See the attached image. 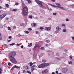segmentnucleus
<instances>
[{
	"label": "nucleus",
	"instance_id": "obj_57",
	"mask_svg": "<svg viewBox=\"0 0 74 74\" xmlns=\"http://www.w3.org/2000/svg\"><path fill=\"white\" fill-rule=\"evenodd\" d=\"M10 41H11V40H8V42H10Z\"/></svg>",
	"mask_w": 74,
	"mask_h": 74
},
{
	"label": "nucleus",
	"instance_id": "obj_22",
	"mask_svg": "<svg viewBox=\"0 0 74 74\" xmlns=\"http://www.w3.org/2000/svg\"><path fill=\"white\" fill-rule=\"evenodd\" d=\"M8 29L9 30H11V27H8Z\"/></svg>",
	"mask_w": 74,
	"mask_h": 74
},
{
	"label": "nucleus",
	"instance_id": "obj_41",
	"mask_svg": "<svg viewBox=\"0 0 74 74\" xmlns=\"http://www.w3.org/2000/svg\"><path fill=\"white\" fill-rule=\"evenodd\" d=\"M72 58H73V56H70V59H72Z\"/></svg>",
	"mask_w": 74,
	"mask_h": 74
},
{
	"label": "nucleus",
	"instance_id": "obj_48",
	"mask_svg": "<svg viewBox=\"0 0 74 74\" xmlns=\"http://www.w3.org/2000/svg\"><path fill=\"white\" fill-rule=\"evenodd\" d=\"M72 39H73V40H74V36H72Z\"/></svg>",
	"mask_w": 74,
	"mask_h": 74
},
{
	"label": "nucleus",
	"instance_id": "obj_33",
	"mask_svg": "<svg viewBox=\"0 0 74 74\" xmlns=\"http://www.w3.org/2000/svg\"><path fill=\"white\" fill-rule=\"evenodd\" d=\"M49 44L51 45V43H49V44H47L45 45V46H46V47H48V45Z\"/></svg>",
	"mask_w": 74,
	"mask_h": 74
},
{
	"label": "nucleus",
	"instance_id": "obj_11",
	"mask_svg": "<svg viewBox=\"0 0 74 74\" xmlns=\"http://www.w3.org/2000/svg\"><path fill=\"white\" fill-rule=\"evenodd\" d=\"M39 7H41L42 8H45V6L42 5H39Z\"/></svg>",
	"mask_w": 74,
	"mask_h": 74
},
{
	"label": "nucleus",
	"instance_id": "obj_60",
	"mask_svg": "<svg viewBox=\"0 0 74 74\" xmlns=\"http://www.w3.org/2000/svg\"><path fill=\"white\" fill-rule=\"evenodd\" d=\"M17 46H19V45L18 43L17 44Z\"/></svg>",
	"mask_w": 74,
	"mask_h": 74
},
{
	"label": "nucleus",
	"instance_id": "obj_1",
	"mask_svg": "<svg viewBox=\"0 0 74 74\" xmlns=\"http://www.w3.org/2000/svg\"><path fill=\"white\" fill-rule=\"evenodd\" d=\"M16 55V53L15 52H12L9 55V58L10 59V62L14 64H16L17 63L16 59H15V58L14 57Z\"/></svg>",
	"mask_w": 74,
	"mask_h": 74
},
{
	"label": "nucleus",
	"instance_id": "obj_18",
	"mask_svg": "<svg viewBox=\"0 0 74 74\" xmlns=\"http://www.w3.org/2000/svg\"><path fill=\"white\" fill-rule=\"evenodd\" d=\"M24 25H25V24H24L23 23H21L20 24V25L21 26H24Z\"/></svg>",
	"mask_w": 74,
	"mask_h": 74
},
{
	"label": "nucleus",
	"instance_id": "obj_4",
	"mask_svg": "<svg viewBox=\"0 0 74 74\" xmlns=\"http://www.w3.org/2000/svg\"><path fill=\"white\" fill-rule=\"evenodd\" d=\"M36 2L37 3V4H39V5H42V2L41 1H40L38 0H35Z\"/></svg>",
	"mask_w": 74,
	"mask_h": 74
},
{
	"label": "nucleus",
	"instance_id": "obj_54",
	"mask_svg": "<svg viewBox=\"0 0 74 74\" xmlns=\"http://www.w3.org/2000/svg\"><path fill=\"white\" fill-rule=\"evenodd\" d=\"M56 74H58V71H56Z\"/></svg>",
	"mask_w": 74,
	"mask_h": 74
},
{
	"label": "nucleus",
	"instance_id": "obj_55",
	"mask_svg": "<svg viewBox=\"0 0 74 74\" xmlns=\"http://www.w3.org/2000/svg\"><path fill=\"white\" fill-rule=\"evenodd\" d=\"M51 5L52 6H53V7H55V5Z\"/></svg>",
	"mask_w": 74,
	"mask_h": 74
},
{
	"label": "nucleus",
	"instance_id": "obj_7",
	"mask_svg": "<svg viewBox=\"0 0 74 74\" xmlns=\"http://www.w3.org/2000/svg\"><path fill=\"white\" fill-rule=\"evenodd\" d=\"M45 29L47 31L50 30H51V27H45Z\"/></svg>",
	"mask_w": 74,
	"mask_h": 74
},
{
	"label": "nucleus",
	"instance_id": "obj_8",
	"mask_svg": "<svg viewBox=\"0 0 74 74\" xmlns=\"http://www.w3.org/2000/svg\"><path fill=\"white\" fill-rule=\"evenodd\" d=\"M34 67H36L35 65H34L33 66L31 67L32 71H33V70H34L35 69V68Z\"/></svg>",
	"mask_w": 74,
	"mask_h": 74
},
{
	"label": "nucleus",
	"instance_id": "obj_29",
	"mask_svg": "<svg viewBox=\"0 0 74 74\" xmlns=\"http://www.w3.org/2000/svg\"><path fill=\"white\" fill-rule=\"evenodd\" d=\"M0 28H3V27L2 26V25H0Z\"/></svg>",
	"mask_w": 74,
	"mask_h": 74
},
{
	"label": "nucleus",
	"instance_id": "obj_39",
	"mask_svg": "<svg viewBox=\"0 0 74 74\" xmlns=\"http://www.w3.org/2000/svg\"><path fill=\"white\" fill-rule=\"evenodd\" d=\"M40 47H41L40 46H38V45H37V48H38V49H39Z\"/></svg>",
	"mask_w": 74,
	"mask_h": 74
},
{
	"label": "nucleus",
	"instance_id": "obj_26",
	"mask_svg": "<svg viewBox=\"0 0 74 74\" xmlns=\"http://www.w3.org/2000/svg\"><path fill=\"white\" fill-rule=\"evenodd\" d=\"M57 5H58V6H61V5H60V4H59V3H57L56 4Z\"/></svg>",
	"mask_w": 74,
	"mask_h": 74
},
{
	"label": "nucleus",
	"instance_id": "obj_32",
	"mask_svg": "<svg viewBox=\"0 0 74 74\" xmlns=\"http://www.w3.org/2000/svg\"><path fill=\"white\" fill-rule=\"evenodd\" d=\"M2 39V38H1V35H0V41H1V40Z\"/></svg>",
	"mask_w": 74,
	"mask_h": 74
},
{
	"label": "nucleus",
	"instance_id": "obj_13",
	"mask_svg": "<svg viewBox=\"0 0 74 74\" xmlns=\"http://www.w3.org/2000/svg\"><path fill=\"white\" fill-rule=\"evenodd\" d=\"M14 68H16V69H20V68L17 66L16 65H15L14 66Z\"/></svg>",
	"mask_w": 74,
	"mask_h": 74
},
{
	"label": "nucleus",
	"instance_id": "obj_35",
	"mask_svg": "<svg viewBox=\"0 0 74 74\" xmlns=\"http://www.w3.org/2000/svg\"><path fill=\"white\" fill-rule=\"evenodd\" d=\"M11 64V63L10 62H9L8 64V65H9V66H10Z\"/></svg>",
	"mask_w": 74,
	"mask_h": 74
},
{
	"label": "nucleus",
	"instance_id": "obj_17",
	"mask_svg": "<svg viewBox=\"0 0 74 74\" xmlns=\"http://www.w3.org/2000/svg\"><path fill=\"white\" fill-rule=\"evenodd\" d=\"M37 45H36L34 46V49H35V50H36V48H37Z\"/></svg>",
	"mask_w": 74,
	"mask_h": 74
},
{
	"label": "nucleus",
	"instance_id": "obj_47",
	"mask_svg": "<svg viewBox=\"0 0 74 74\" xmlns=\"http://www.w3.org/2000/svg\"><path fill=\"white\" fill-rule=\"evenodd\" d=\"M30 45H31V46H32L33 44L32 43H30Z\"/></svg>",
	"mask_w": 74,
	"mask_h": 74
},
{
	"label": "nucleus",
	"instance_id": "obj_53",
	"mask_svg": "<svg viewBox=\"0 0 74 74\" xmlns=\"http://www.w3.org/2000/svg\"><path fill=\"white\" fill-rule=\"evenodd\" d=\"M28 47H32V46H31L29 44V45H28Z\"/></svg>",
	"mask_w": 74,
	"mask_h": 74
},
{
	"label": "nucleus",
	"instance_id": "obj_34",
	"mask_svg": "<svg viewBox=\"0 0 74 74\" xmlns=\"http://www.w3.org/2000/svg\"><path fill=\"white\" fill-rule=\"evenodd\" d=\"M15 67H14V66L11 69V70L12 71H13V70H14V69Z\"/></svg>",
	"mask_w": 74,
	"mask_h": 74
},
{
	"label": "nucleus",
	"instance_id": "obj_40",
	"mask_svg": "<svg viewBox=\"0 0 74 74\" xmlns=\"http://www.w3.org/2000/svg\"><path fill=\"white\" fill-rule=\"evenodd\" d=\"M15 5H18V3H15Z\"/></svg>",
	"mask_w": 74,
	"mask_h": 74
},
{
	"label": "nucleus",
	"instance_id": "obj_61",
	"mask_svg": "<svg viewBox=\"0 0 74 74\" xmlns=\"http://www.w3.org/2000/svg\"><path fill=\"white\" fill-rule=\"evenodd\" d=\"M21 48H23V46L22 45L21 47Z\"/></svg>",
	"mask_w": 74,
	"mask_h": 74
},
{
	"label": "nucleus",
	"instance_id": "obj_16",
	"mask_svg": "<svg viewBox=\"0 0 74 74\" xmlns=\"http://www.w3.org/2000/svg\"><path fill=\"white\" fill-rule=\"evenodd\" d=\"M3 72H2V69L0 68V74H2Z\"/></svg>",
	"mask_w": 74,
	"mask_h": 74
},
{
	"label": "nucleus",
	"instance_id": "obj_9",
	"mask_svg": "<svg viewBox=\"0 0 74 74\" xmlns=\"http://www.w3.org/2000/svg\"><path fill=\"white\" fill-rule=\"evenodd\" d=\"M58 8H59L61 9V10H65V9H64V8L62 7L61 6H58Z\"/></svg>",
	"mask_w": 74,
	"mask_h": 74
},
{
	"label": "nucleus",
	"instance_id": "obj_36",
	"mask_svg": "<svg viewBox=\"0 0 74 74\" xmlns=\"http://www.w3.org/2000/svg\"><path fill=\"white\" fill-rule=\"evenodd\" d=\"M40 29H41V30H43V29H44V27H40Z\"/></svg>",
	"mask_w": 74,
	"mask_h": 74
},
{
	"label": "nucleus",
	"instance_id": "obj_44",
	"mask_svg": "<svg viewBox=\"0 0 74 74\" xmlns=\"http://www.w3.org/2000/svg\"><path fill=\"white\" fill-rule=\"evenodd\" d=\"M28 30H32V29L31 28H29L28 29Z\"/></svg>",
	"mask_w": 74,
	"mask_h": 74
},
{
	"label": "nucleus",
	"instance_id": "obj_25",
	"mask_svg": "<svg viewBox=\"0 0 74 74\" xmlns=\"http://www.w3.org/2000/svg\"><path fill=\"white\" fill-rule=\"evenodd\" d=\"M69 64H73V62L71 61L70 62H69Z\"/></svg>",
	"mask_w": 74,
	"mask_h": 74
},
{
	"label": "nucleus",
	"instance_id": "obj_3",
	"mask_svg": "<svg viewBox=\"0 0 74 74\" xmlns=\"http://www.w3.org/2000/svg\"><path fill=\"white\" fill-rule=\"evenodd\" d=\"M49 63H42L38 66V67L40 69L47 67H48L49 66Z\"/></svg>",
	"mask_w": 74,
	"mask_h": 74
},
{
	"label": "nucleus",
	"instance_id": "obj_56",
	"mask_svg": "<svg viewBox=\"0 0 74 74\" xmlns=\"http://www.w3.org/2000/svg\"><path fill=\"white\" fill-rule=\"evenodd\" d=\"M11 37H12L11 36H9V38H11Z\"/></svg>",
	"mask_w": 74,
	"mask_h": 74
},
{
	"label": "nucleus",
	"instance_id": "obj_51",
	"mask_svg": "<svg viewBox=\"0 0 74 74\" xmlns=\"http://www.w3.org/2000/svg\"><path fill=\"white\" fill-rule=\"evenodd\" d=\"M56 59L57 60H60V58H57Z\"/></svg>",
	"mask_w": 74,
	"mask_h": 74
},
{
	"label": "nucleus",
	"instance_id": "obj_64",
	"mask_svg": "<svg viewBox=\"0 0 74 74\" xmlns=\"http://www.w3.org/2000/svg\"><path fill=\"white\" fill-rule=\"evenodd\" d=\"M6 19L7 20H8V18H6Z\"/></svg>",
	"mask_w": 74,
	"mask_h": 74
},
{
	"label": "nucleus",
	"instance_id": "obj_50",
	"mask_svg": "<svg viewBox=\"0 0 74 74\" xmlns=\"http://www.w3.org/2000/svg\"><path fill=\"white\" fill-rule=\"evenodd\" d=\"M52 1H53V2H55V0H51Z\"/></svg>",
	"mask_w": 74,
	"mask_h": 74
},
{
	"label": "nucleus",
	"instance_id": "obj_46",
	"mask_svg": "<svg viewBox=\"0 0 74 74\" xmlns=\"http://www.w3.org/2000/svg\"><path fill=\"white\" fill-rule=\"evenodd\" d=\"M25 33H27V34H28L29 32H28V31H26L25 32Z\"/></svg>",
	"mask_w": 74,
	"mask_h": 74
},
{
	"label": "nucleus",
	"instance_id": "obj_2",
	"mask_svg": "<svg viewBox=\"0 0 74 74\" xmlns=\"http://www.w3.org/2000/svg\"><path fill=\"white\" fill-rule=\"evenodd\" d=\"M29 9L28 8L26 7H24L22 9V14L23 16H25L27 15V14L29 13L28 12Z\"/></svg>",
	"mask_w": 74,
	"mask_h": 74
},
{
	"label": "nucleus",
	"instance_id": "obj_12",
	"mask_svg": "<svg viewBox=\"0 0 74 74\" xmlns=\"http://www.w3.org/2000/svg\"><path fill=\"white\" fill-rule=\"evenodd\" d=\"M56 29L58 30V31H60L61 29V28H59V26H58L56 27Z\"/></svg>",
	"mask_w": 74,
	"mask_h": 74
},
{
	"label": "nucleus",
	"instance_id": "obj_14",
	"mask_svg": "<svg viewBox=\"0 0 74 74\" xmlns=\"http://www.w3.org/2000/svg\"><path fill=\"white\" fill-rule=\"evenodd\" d=\"M42 62H43V63H45V62H47V60L43 59L42 60Z\"/></svg>",
	"mask_w": 74,
	"mask_h": 74
},
{
	"label": "nucleus",
	"instance_id": "obj_21",
	"mask_svg": "<svg viewBox=\"0 0 74 74\" xmlns=\"http://www.w3.org/2000/svg\"><path fill=\"white\" fill-rule=\"evenodd\" d=\"M50 42V41L48 40H46V42H47V43H49Z\"/></svg>",
	"mask_w": 74,
	"mask_h": 74
},
{
	"label": "nucleus",
	"instance_id": "obj_52",
	"mask_svg": "<svg viewBox=\"0 0 74 74\" xmlns=\"http://www.w3.org/2000/svg\"><path fill=\"white\" fill-rule=\"evenodd\" d=\"M5 46L6 48H7L8 47V45H5Z\"/></svg>",
	"mask_w": 74,
	"mask_h": 74
},
{
	"label": "nucleus",
	"instance_id": "obj_38",
	"mask_svg": "<svg viewBox=\"0 0 74 74\" xmlns=\"http://www.w3.org/2000/svg\"><path fill=\"white\" fill-rule=\"evenodd\" d=\"M63 32H66V30L65 29H63Z\"/></svg>",
	"mask_w": 74,
	"mask_h": 74
},
{
	"label": "nucleus",
	"instance_id": "obj_24",
	"mask_svg": "<svg viewBox=\"0 0 74 74\" xmlns=\"http://www.w3.org/2000/svg\"><path fill=\"white\" fill-rule=\"evenodd\" d=\"M44 47H41L40 48V49H41V50H44Z\"/></svg>",
	"mask_w": 74,
	"mask_h": 74
},
{
	"label": "nucleus",
	"instance_id": "obj_45",
	"mask_svg": "<svg viewBox=\"0 0 74 74\" xmlns=\"http://www.w3.org/2000/svg\"><path fill=\"white\" fill-rule=\"evenodd\" d=\"M56 56H59V54L58 53H56Z\"/></svg>",
	"mask_w": 74,
	"mask_h": 74
},
{
	"label": "nucleus",
	"instance_id": "obj_59",
	"mask_svg": "<svg viewBox=\"0 0 74 74\" xmlns=\"http://www.w3.org/2000/svg\"><path fill=\"white\" fill-rule=\"evenodd\" d=\"M51 74H55V73L54 72H53Z\"/></svg>",
	"mask_w": 74,
	"mask_h": 74
},
{
	"label": "nucleus",
	"instance_id": "obj_28",
	"mask_svg": "<svg viewBox=\"0 0 74 74\" xmlns=\"http://www.w3.org/2000/svg\"><path fill=\"white\" fill-rule=\"evenodd\" d=\"M17 10L16 9H13V10H12V11H14V12H15V11H17Z\"/></svg>",
	"mask_w": 74,
	"mask_h": 74
},
{
	"label": "nucleus",
	"instance_id": "obj_30",
	"mask_svg": "<svg viewBox=\"0 0 74 74\" xmlns=\"http://www.w3.org/2000/svg\"><path fill=\"white\" fill-rule=\"evenodd\" d=\"M27 73H28L29 74H31V72H30L29 71H27Z\"/></svg>",
	"mask_w": 74,
	"mask_h": 74
},
{
	"label": "nucleus",
	"instance_id": "obj_10",
	"mask_svg": "<svg viewBox=\"0 0 74 74\" xmlns=\"http://www.w3.org/2000/svg\"><path fill=\"white\" fill-rule=\"evenodd\" d=\"M48 71H49L47 69H46L44 70V72L45 73H48Z\"/></svg>",
	"mask_w": 74,
	"mask_h": 74
},
{
	"label": "nucleus",
	"instance_id": "obj_23",
	"mask_svg": "<svg viewBox=\"0 0 74 74\" xmlns=\"http://www.w3.org/2000/svg\"><path fill=\"white\" fill-rule=\"evenodd\" d=\"M27 1L28 3H31V1H30V0H26Z\"/></svg>",
	"mask_w": 74,
	"mask_h": 74
},
{
	"label": "nucleus",
	"instance_id": "obj_62",
	"mask_svg": "<svg viewBox=\"0 0 74 74\" xmlns=\"http://www.w3.org/2000/svg\"><path fill=\"white\" fill-rule=\"evenodd\" d=\"M38 31H36V34H37V33H38Z\"/></svg>",
	"mask_w": 74,
	"mask_h": 74
},
{
	"label": "nucleus",
	"instance_id": "obj_49",
	"mask_svg": "<svg viewBox=\"0 0 74 74\" xmlns=\"http://www.w3.org/2000/svg\"><path fill=\"white\" fill-rule=\"evenodd\" d=\"M66 21H69V19L68 18H66Z\"/></svg>",
	"mask_w": 74,
	"mask_h": 74
},
{
	"label": "nucleus",
	"instance_id": "obj_15",
	"mask_svg": "<svg viewBox=\"0 0 74 74\" xmlns=\"http://www.w3.org/2000/svg\"><path fill=\"white\" fill-rule=\"evenodd\" d=\"M24 69L26 70H27V69H29V67L27 66H25L24 67Z\"/></svg>",
	"mask_w": 74,
	"mask_h": 74
},
{
	"label": "nucleus",
	"instance_id": "obj_5",
	"mask_svg": "<svg viewBox=\"0 0 74 74\" xmlns=\"http://www.w3.org/2000/svg\"><path fill=\"white\" fill-rule=\"evenodd\" d=\"M6 16L5 14H4L0 15V19H3Z\"/></svg>",
	"mask_w": 74,
	"mask_h": 74
},
{
	"label": "nucleus",
	"instance_id": "obj_27",
	"mask_svg": "<svg viewBox=\"0 0 74 74\" xmlns=\"http://www.w3.org/2000/svg\"><path fill=\"white\" fill-rule=\"evenodd\" d=\"M15 45V43H13L12 44H10V45Z\"/></svg>",
	"mask_w": 74,
	"mask_h": 74
},
{
	"label": "nucleus",
	"instance_id": "obj_58",
	"mask_svg": "<svg viewBox=\"0 0 74 74\" xmlns=\"http://www.w3.org/2000/svg\"><path fill=\"white\" fill-rule=\"evenodd\" d=\"M65 25H65V24H62V26H65Z\"/></svg>",
	"mask_w": 74,
	"mask_h": 74
},
{
	"label": "nucleus",
	"instance_id": "obj_42",
	"mask_svg": "<svg viewBox=\"0 0 74 74\" xmlns=\"http://www.w3.org/2000/svg\"><path fill=\"white\" fill-rule=\"evenodd\" d=\"M33 25L34 26H35L36 25V23H34L33 24Z\"/></svg>",
	"mask_w": 74,
	"mask_h": 74
},
{
	"label": "nucleus",
	"instance_id": "obj_31",
	"mask_svg": "<svg viewBox=\"0 0 74 74\" xmlns=\"http://www.w3.org/2000/svg\"><path fill=\"white\" fill-rule=\"evenodd\" d=\"M53 15H57V14L56 13H53Z\"/></svg>",
	"mask_w": 74,
	"mask_h": 74
},
{
	"label": "nucleus",
	"instance_id": "obj_6",
	"mask_svg": "<svg viewBox=\"0 0 74 74\" xmlns=\"http://www.w3.org/2000/svg\"><path fill=\"white\" fill-rule=\"evenodd\" d=\"M67 71H68V69L66 68H65L63 69V72L64 73H67Z\"/></svg>",
	"mask_w": 74,
	"mask_h": 74
},
{
	"label": "nucleus",
	"instance_id": "obj_20",
	"mask_svg": "<svg viewBox=\"0 0 74 74\" xmlns=\"http://www.w3.org/2000/svg\"><path fill=\"white\" fill-rule=\"evenodd\" d=\"M29 64L30 67H32V66H33V63L32 62H30Z\"/></svg>",
	"mask_w": 74,
	"mask_h": 74
},
{
	"label": "nucleus",
	"instance_id": "obj_37",
	"mask_svg": "<svg viewBox=\"0 0 74 74\" xmlns=\"http://www.w3.org/2000/svg\"><path fill=\"white\" fill-rule=\"evenodd\" d=\"M29 18L32 19L33 18V16H30L29 17Z\"/></svg>",
	"mask_w": 74,
	"mask_h": 74
},
{
	"label": "nucleus",
	"instance_id": "obj_43",
	"mask_svg": "<svg viewBox=\"0 0 74 74\" xmlns=\"http://www.w3.org/2000/svg\"><path fill=\"white\" fill-rule=\"evenodd\" d=\"M26 72V71L25 70H24L23 71V73H25V72Z\"/></svg>",
	"mask_w": 74,
	"mask_h": 74
},
{
	"label": "nucleus",
	"instance_id": "obj_19",
	"mask_svg": "<svg viewBox=\"0 0 74 74\" xmlns=\"http://www.w3.org/2000/svg\"><path fill=\"white\" fill-rule=\"evenodd\" d=\"M5 7L7 8H8L9 7V5H8V4H6V5H5Z\"/></svg>",
	"mask_w": 74,
	"mask_h": 74
},
{
	"label": "nucleus",
	"instance_id": "obj_63",
	"mask_svg": "<svg viewBox=\"0 0 74 74\" xmlns=\"http://www.w3.org/2000/svg\"><path fill=\"white\" fill-rule=\"evenodd\" d=\"M20 73H21V72H20V71H19V72H18V74H20Z\"/></svg>",
	"mask_w": 74,
	"mask_h": 74
}]
</instances>
